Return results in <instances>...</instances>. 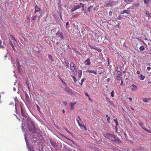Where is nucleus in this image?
<instances>
[{
	"label": "nucleus",
	"instance_id": "nucleus-43",
	"mask_svg": "<svg viewBox=\"0 0 151 151\" xmlns=\"http://www.w3.org/2000/svg\"><path fill=\"white\" fill-rule=\"evenodd\" d=\"M61 80L63 84L66 85V83L62 79Z\"/></svg>",
	"mask_w": 151,
	"mask_h": 151
},
{
	"label": "nucleus",
	"instance_id": "nucleus-17",
	"mask_svg": "<svg viewBox=\"0 0 151 151\" xmlns=\"http://www.w3.org/2000/svg\"><path fill=\"white\" fill-rule=\"evenodd\" d=\"M71 77L72 78L74 82L75 83H76L77 81V80L76 79V77L74 76L73 75H71Z\"/></svg>",
	"mask_w": 151,
	"mask_h": 151
},
{
	"label": "nucleus",
	"instance_id": "nucleus-32",
	"mask_svg": "<svg viewBox=\"0 0 151 151\" xmlns=\"http://www.w3.org/2000/svg\"><path fill=\"white\" fill-rule=\"evenodd\" d=\"M36 19V16H33L32 18V20H35Z\"/></svg>",
	"mask_w": 151,
	"mask_h": 151
},
{
	"label": "nucleus",
	"instance_id": "nucleus-51",
	"mask_svg": "<svg viewBox=\"0 0 151 151\" xmlns=\"http://www.w3.org/2000/svg\"><path fill=\"white\" fill-rule=\"evenodd\" d=\"M121 83H120V85H121L122 86L123 84V82L122 80H121Z\"/></svg>",
	"mask_w": 151,
	"mask_h": 151
},
{
	"label": "nucleus",
	"instance_id": "nucleus-20",
	"mask_svg": "<svg viewBox=\"0 0 151 151\" xmlns=\"http://www.w3.org/2000/svg\"><path fill=\"white\" fill-rule=\"evenodd\" d=\"M145 78V77L144 76L142 75V74H141L140 75V76L139 77V79L141 80H144Z\"/></svg>",
	"mask_w": 151,
	"mask_h": 151
},
{
	"label": "nucleus",
	"instance_id": "nucleus-57",
	"mask_svg": "<svg viewBox=\"0 0 151 151\" xmlns=\"http://www.w3.org/2000/svg\"><path fill=\"white\" fill-rule=\"evenodd\" d=\"M124 135L125 137H127V134H126V133H124Z\"/></svg>",
	"mask_w": 151,
	"mask_h": 151
},
{
	"label": "nucleus",
	"instance_id": "nucleus-1",
	"mask_svg": "<svg viewBox=\"0 0 151 151\" xmlns=\"http://www.w3.org/2000/svg\"><path fill=\"white\" fill-rule=\"evenodd\" d=\"M15 106L16 110H17V109L18 110L20 109L22 115L25 118H27L28 116V114L26 112L24 109L23 108L22 104L21 102H19L18 104H16Z\"/></svg>",
	"mask_w": 151,
	"mask_h": 151
},
{
	"label": "nucleus",
	"instance_id": "nucleus-34",
	"mask_svg": "<svg viewBox=\"0 0 151 151\" xmlns=\"http://www.w3.org/2000/svg\"><path fill=\"white\" fill-rule=\"evenodd\" d=\"M116 140L118 138L117 137H116L115 135H114L113 134V137Z\"/></svg>",
	"mask_w": 151,
	"mask_h": 151
},
{
	"label": "nucleus",
	"instance_id": "nucleus-44",
	"mask_svg": "<svg viewBox=\"0 0 151 151\" xmlns=\"http://www.w3.org/2000/svg\"><path fill=\"white\" fill-rule=\"evenodd\" d=\"M79 5H81V7H82L83 8H84V4H82L81 3H80Z\"/></svg>",
	"mask_w": 151,
	"mask_h": 151
},
{
	"label": "nucleus",
	"instance_id": "nucleus-56",
	"mask_svg": "<svg viewBox=\"0 0 151 151\" xmlns=\"http://www.w3.org/2000/svg\"><path fill=\"white\" fill-rule=\"evenodd\" d=\"M88 99L89 101H92V99L90 97V96L88 97Z\"/></svg>",
	"mask_w": 151,
	"mask_h": 151
},
{
	"label": "nucleus",
	"instance_id": "nucleus-22",
	"mask_svg": "<svg viewBox=\"0 0 151 151\" xmlns=\"http://www.w3.org/2000/svg\"><path fill=\"white\" fill-rule=\"evenodd\" d=\"M10 36L11 37V39L12 40H14L15 41L17 42L16 40L15 39V37L11 34H10Z\"/></svg>",
	"mask_w": 151,
	"mask_h": 151
},
{
	"label": "nucleus",
	"instance_id": "nucleus-30",
	"mask_svg": "<svg viewBox=\"0 0 151 151\" xmlns=\"http://www.w3.org/2000/svg\"><path fill=\"white\" fill-rule=\"evenodd\" d=\"M114 121L116 123V126H117L118 124L117 119H115L114 120Z\"/></svg>",
	"mask_w": 151,
	"mask_h": 151
},
{
	"label": "nucleus",
	"instance_id": "nucleus-23",
	"mask_svg": "<svg viewBox=\"0 0 151 151\" xmlns=\"http://www.w3.org/2000/svg\"><path fill=\"white\" fill-rule=\"evenodd\" d=\"M92 48L93 49L95 50H97V51H98L99 52H101V49H99L98 47H96L95 48V47H93Z\"/></svg>",
	"mask_w": 151,
	"mask_h": 151
},
{
	"label": "nucleus",
	"instance_id": "nucleus-18",
	"mask_svg": "<svg viewBox=\"0 0 151 151\" xmlns=\"http://www.w3.org/2000/svg\"><path fill=\"white\" fill-rule=\"evenodd\" d=\"M118 71H122V67L121 65H118L117 67Z\"/></svg>",
	"mask_w": 151,
	"mask_h": 151
},
{
	"label": "nucleus",
	"instance_id": "nucleus-58",
	"mask_svg": "<svg viewBox=\"0 0 151 151\" xmlns=\"http://www.w3.org/2000/svg\"><path fill=\"white\" fill-rule=\"evenodd\" d=\"M23 123H22V129H23V130H24V127L23 126Z\"/></svg>",
	"mask_w": 151,
	"mask_h": 151
},
{
	"label": "nucleus",
	"instance_id": "nucleus-10",
	"mask_svg": "<svg viewBox=\"0 0 151 151\" xmlns=\"http://www.w3.org/2000/svg\"><path fill=\"white\" fill-rule=\"evenodd\" d=\"M50 143L51 145L54 147H56L57 146V143L55 141H51Z\"/></svg>",
	"mask_w": 151,
	"mask_h": 151
},
{
	"label": "nucleus",
	"instance_id": "nucleus-59",
	"mask_svg": "<svg viewBox=\"0 0 151 151\" xmlns=\"http://www.w3.org/2000/svg\"><path fill=\"white\" fill-rule=\"evenodd\" d=\"M137 74H139L140 73V72L139 71H137Z\"/></svg>",
	"mask_w": 151,
	"mask_h": 151
},
{
	"label": "nucleus",
	"instance_id": "nucleus-42",
	"mask_svg": "<svg viewBox=\"0 0 151 151\" xmlns=\"http://www.w3.org/2000/svg\"><path fill=\"white\" fill-rule=\"evenodd\" d=\"M111 96L112 97H113L114 96V91H112L111 92Z\"/></svg>",
	"mask_w": 151,
	"mask_h": 151
},
{
	"label": "nucleus",
	"instance_id": "nucleus-38",
	"mask_svg": "<svg viewBox=\"0 0 151 151\" xmlns=\"http://www.w3.org/2000/svg\"><path fill=\"white\" fill-rule=\"evenodd\" d=\"M48 57L51 60L52 59V56L51 55H48Z\"/></svg>",
	"mask_w": 151,
	"mask_h": 151
},
{
	"label": "nucleus",
	"instance_id": "nucleus-62",
	"mask_svg": "<svg viewBox=\"0 0 151 151\" xmlns=\"http://www.w3.org/2000/svg\"><path fill=\"white\" fill-rule=\"evenodd\" d=\"M7 54H6V55L4 56V57H5V58H6L7 57Z\"/></svg>",
	"mask_w": 151,
	"mask_h": 151
},
{
	"label": "nucleus",
	"instance_id": "nucleus-33",
	"mask_svg": "<svg viewBox=\"0 0 151 151\" xmlns=\"http://www.w3.org/2000/svg\"><path fill=\"white\" fill-rule=\"evenodd\" d=\"M14 100H15V101L16 102V103H15V104H18V103H19V102H18V100H17V98H15Z\"/></svg>",
	"mask_w": 151,
	"mask_h": 151
},
{
	"label": "nucleus",
	"instance_id": "nucleus-12",
	"mask_svg": "<svg viewBox=\"0 0 151 151\" xmlns=\"http://www.w3.org/2000/svg\"><path fill=\"white\" fill-rule=\"evenodd\" d=\"M70 105L71 106V110H73L74 109V105L76 104V102H74V103H70Z\"/></svg>",
	"mask_w": 151,
	"mask_h": 151
},
{
	"label": "nucleus",
	"instance_id": "nucleus-37",
	"mask_svg": "<svg viewBox=\"0 0 151 151\" xmlns=\"http://www.w3.org/2000/svg\"><path fill=\"white\" fill-rule=\"evenodd\" d=\"M144 3L145 4H147L148 3V1L147 0H143Z\"/></svg>",
	"mask_w": 151,
	"mask_h": 151
},
{
	"label": "nucleus",
	"instance_id": "nucleus-8",
	"mask_svg": "<svg viewBox=\"0 0 151 151\" xmlns=\"http://www.w3.org/2000/svg\"><path fill=\"white\" fill-rule=\"evenodd\" d=\"M84 62L86 63V65H88L91 64V62H90V59L89 58H88Z\"/></svg>",
	"mask_w": 151,
	"mask_h": 151
},
{
	"label": "nucleus",
	"instance_id": "nucleus-27",
	"mask_svg": "<svg viewBox=\"0 0 151 151\" xmlns=\"http://www.w3.org/2000/svg\"><path fill=\"white\" fill-rule=\"evenodd\" d=\"M128 12V11L127 10H124V11H123L122 12V14H124V13H126L127 14H129V12Z\"/></svg>",
	"mask_w": 151,
	"mask_h": 151
},
{
	"label": "nucleus",
	"instance_id": "nucleus-54",
	"mask_svg": "<svg viewBox=\"0 0 151 151\" xmlns=\"http://www.w3.org/2000/svg\"><path fill=\"white\" fill-rule=\"evenodd\" d=\"M147 69L149 71L151 69V68L149 67H147Z\"/></svg>",
	"mask_w": 151,
	"mask_h": 151
},
{
	"label": "nucleus",
	"instance_id": "nucleus-52",
	"mask_svg": "<svg viewBox=\"0 0 151 151\" xmlns=\"http://www.w3.org/2000/svg\"><path fill=\"white\" fill-rule=\"evenodd\" d=\"M145 130L147 131V132H150V130H149L147 129H145Z\"/></svg>",
	"mask_w": 151,
	"mask_h": 151
},
{
	"label": "nucleus",
	"instance_id": "nucleus-48",
	"mask_svg": "<svg viewBox=\"0 0 151 151\" xmlns=\"http://www.w3.org/2000/svg\"><path fill=\"white\" fill-rule=\"evenodd\" d=\"M107 120L108 121V122H110V121H109V120H110V118L109 117H108V118H107Z\"/></svg>",
	"mask_w": 151,
	"mask_h": 151
},
{
	"label": "nucleus",
	"instance_id": "nucleus-45",
	"mask_svg": "<svg viewBox=\"0 0 151 151\" xmlns=\"http://www.w3.org/2000/svg\"><path fill=\"white\" fill-rule=\"evenodd\" d=\"M109 16H111L112 14V12H111V11L109 12Z\"/></svg>",
	"mask_w": 151,
	"mask_h": 151
},
{
	"label": "nucleus",
	"instance_id": "nucleus-46",
	"mask_svg": "<svg viewBox=\"0 0 151 151\" xmlns=\"http://www.w3.org/2000/svg\"><path fill=\"white\" fill-rule=\"evenodd\" d=\"M66 131H67V132H68L69 134H71V135H73V134H72V133H70V132H69V131H68L67 129H66Z\"/></svg>",
	"mask_w": 151,
	"mask_h": 151
},
{
	"label": "nucleus",
	"instance_id": "nucleus-2",
	"mask_svg": "<svg viewBox=\"0 0 151 151\" xmlns=\"http://www.w3.org/2000/svg\"><path fill=\"white\" fill-rule=\"evenodd\" d=\"M27 122L28 126L30 125L31 126V127H32V129H31L30 127L29 126V131L32 133H35L36 129L35 128V124L33 123V121H32L31 119L29 117H28L27 118Z\"/></svg>",
	"mask_w": 151,
	"mask_h": 151
},
{
	"label": "nucleus",
	"instance_id": "nucleus-50",
	"mask_svg": "<svg viewBox=\"0 0 151 151\" xmlns=\"http://www.w3.org/2000/svg\"><path fill=\"white\" fill-rule=\"evenodd\" d=\"M63 104L65 105V106H66L67 104V103L66 101H64L63 102Z\"/></svg>",
	"mask_w": 151,
	"mask_h": 151
},
{
	"label": "nucleus",
	"instance_id": "nucleus-16",
	"mask_svg": "<svg viewBox=\"0 0 151 151\" xmlns=\"http://www.w3.org/2000/svg\"><path fill=\"white\" fill-rule=\"evenodd\" d=\"M40 9V8H38L37 6H36L35 7V14L37 12L39 11Z\"/></svg>",
	"mask_w": 151,
	"mask_h": 151
},
{
	"label": "nucleus",
	"instance_id": "nucleus-7",
	"mask_svg": "<svg viewBox=\"0 0 151 151\" xmlns=\"http://www.w3.org/2000/svg\"><path fill=\"white\" fill-rule=\"evenodd\" d=\"M132 86L133 87V88H131V89L134 91H136L137 90L138 88L135 85L132 84Z\"/></svg>",
	"mask_w": 151,
	"mask_h": 151
},
{
	"label": "nucleus",
	"instance_id": "nucleus-63",
	"mask_svg": "<svg viewBox=\"0 0 151 151\" xmlns=\"http://www.w3.org/2000/svg\"><path fill=\"white\" fill-rule=\"evenodd\" d=\"M68 24H69V22H67L66 23V25H68Z\"/></svg>",
	"mask_w": 151,
	"mask_h": 151
},
{
	"label": "nucleus",
	"instance_id": "nucleus-13",
	"mask_svg": "<svg viewBox=\"0 0 151 151\" xmlns=\"http://www.w3.org/2000/svg\"><path fill=\"white\" fill-rule=\"evenodd\" d=\"M122 77H120V76H117L116 77V79H117V80L118 81V82H117V83H119L120 82V81H121V80H122Z\"/></svg>",
	"mask_w": 151,
	"mask_h": 151
},
{
	"label": "nucleus",
	"instance_id": "nucleus-25",
	"mask_svg": "<svg viewBox=\"0 0 151 151\" xmlns=\"http://www.w3.org/2000/svg\"><path fill=\"white\" fill-rule=\"evenodd\" d=\"M10 45H11V46L12 47V48L14 50V51H15V48L14 46L11 41L10 42Z\"/></svg>",
	"mask_w": 151,
	"mask_h": 151
},
{
	"label": "nucleus",
	"instance_id": "nucleus-55",
	"mask_svg": "<svg viewBox=\"0 0 151 151\" xmlns=\"http://www.w3.org/2000/svg\"><path fill=\"white\" fill-rule=\"evenodd\" d=\"M139 6V3L135 5V6L136 7H138Z\"/></svg>",
	"mask_w": 151,
	"mask_h": 151
},
{
	"label": "nucleus",
	"instance_id": "nucleus-14",
	"mask_svg": "<svg viewBox=\"0 0 151 151\" xmlns=\"http://www.w3.org/2000/svg\"><path fill=\"white\" fill-rule=\"evenodd\" d=\"M139 124L140 126L144 130L146 129V128L143 125V123L142 122L138 123Z\"/></svg>",
	"mask_w": 151,
	"mask_h": 151
},
{
	"label": "nucleus",
	"instance_id": "nucleus-4",
	"mask_svg": "<svg viewBox=\"0 0 151 151\" xmlns=\"http://www.w3.org/2000/svg\"><path fill=\"white\" fill-rule=\"evenodd\" d=\"M65 85V87L64 88V89L65 91H66L68 94H73V91L67 85V84L66 85Z\"/></svg>",
	"mask_w": 151,
	"mask_h": 151
},
{
	"label": "nucleus",
	"instance_id": "nucleus-26",
	"mask_svg": "<svg viewBox=\"0 0 151 151\" xmlns=\"http://www.w3.org/2000/svg\"><path fill=\"white\" fill-rule=\"evenodd\" d=\"M146 16H147L148 17V19L150 18V14L148 12L146 11Z\"/></svg>",
	"mask_w": 151,
	"mask_h": 151
},
{
	"label": "nucleus",
	"instance_id": "nucleus-3",
	"mask_svg": "<svg viewBox=\"0 0 151 151\" xmlns=\"http://www.w3.org/2000/svg\"><path fill=\"white\" fill-rule=\"evenodd\" d=\"M70 70L73 72L74 75H76L77 74V70L75 65L73 62L70 63Z\"/></svg>",
	"mask_w": 151,
	"mask_h": 151
},
{
	"label": "nucleus",
	"instance_id": "nucleus-39",
	"mask_svg": "<svg viewBox=\"0 0 151 151\" xmlns=\"http://www.w3.org/2000/svg\"><path fill=\"white\" fill-rule=\"evenodd\" d=\"M115 130H116V133H117L118 132V128L117 127V126H115Z\"/></svg>",
	"mask_w": 151,
	"mask_h": 151
},
{
	"label": "nucleus",
	"instance_id": "nucleus-19",
	"mask_svg": "<svg viewBox=\"0 0 151 151\" xmlns=\"http://www.w3.org/2000/svg\"><path fill=\"white\" fill-rule=\"evenodd\" d=\"M81 5H78L75 6L74 7L75 9L76 10H77L78 9H79L81 8Z\"/></svg>",
	"mask_w": 151,
	"mask_h": 151
},
{
	"label": "nucleus",
	"instance_id": "nucleus-9",
	"mask_svg": "<svg viewBox=\"0 0 151 151\" xmlns=\"http://www.w3.org/2000/svg\"><path fill=\"white\" fill-rule=\"evenodd\" d=\"M113 134H107L105 136V137L109 139L110 138L112 137Z\"/></svg>",
	"mask_w": 151,
	"mask_h": 151
},
{
	"label": "nucleus",
	"instance_id": "nucleus-6",
	"mask_svg": "<svg viewBox=\"0 0 151 151\" xmlns=\"http://www.w3.org/2000/svg\"><path fill=\"white\" fill-rule=\"evenodd\" d=\"M56 35H59V37L62 39H64V37L62 34L60 32V31L59 30L58 31L57 33L55 34Z\"/></svg>",
	"mask_w": 151,
	"mask_h": 151
},
{
	"label": "nucleus",
	"instance_id": "nucleus-64",
	"mask_svg": "<svg viewBox=\"0 0 151 151\" xmlns=\"http://www.w3.org/2000/svg\"><path fill=\"white\" fill-rule=\"evenodd\" d=\"M128 1L130 2H131L133 0H128Z\"/></svg>",
	"mask_w": 151,
	"mask_h": 151
},
{
	"label": "nucleus",
	"instance_id": "nucleus-41",
	"mask_svg": "<svg viewBox=\"0 0 151 151\" xmlns=\"http://www.w3.org/2000/svg\"><path fill=\"white\" fill-rule=\"evenodd\" d=\"M36 107H37V109L39 111H40V108H39V106L38 105H37V106H36Z\"/></svg>",
	"mask_w": 151,
	"mask_h": 151
},
{
	"label": "nucleus",
	"instance_id": "nucleus-15",
	"mask_svg": "<svg viewBox=\"0 0 151 151\" xmlns=\"http://www.w3.org/2000/svg\"><path fill=\"white\" fill-rule=\"evenodd\" d=\"M151 99L150 98H144L143 99H142V100L144 102H148V101L150 100Z\"/></svg>",
	"mask_w": 151,
	"mask_h": 151
},
{
	"label": "nucleus",
	"instance_id": "nucleus-11",
	"mask_svg": "<svg viewBox=\"0 0 151 151\" xmlns=\"http://www.w3.org/2000/svg\"><path fill=\"white\" fill-rule=\"evenodd\" d=\"M82 71L81 70H79L78 71V77L79 78H81L82 76Z\"/></svg>",
	"mask_w": 151,
	"mask_h": 151
},
{
	"label": "nucleus",
	"instance_id": "nucleus-49",
	"mask_svg": "<svg viewBox=\"0 0 151 151\" xmlns=\"http://www.w3.org/2000/svg\"><path fill=\"white\" fill-rule=\"evenodd\" d=\"M85 79L84 78H83L81 80V82H83L84 81Z\"/></svg>",
	"mask_w": 151,
	"mask_h": 151
},
{
	"label": "nucleus",
	"instance_id": "nucleus-21",
	"mask_svg": "<svg viewBox=\"0 0 151 151\" xmlns=\"http://www.w3.org/2000/svg\"><path fill=\"white\" fill-rule=\"evenodd\" d=\"M88 72L91 73H93L95 75L97 74V73L96 72L91 70H89L88 71Z\"/></svg>",
	"mask_w": 151,
	"mask_h": 151
},
{
	"label": "nucleus",
	"instance_id": "nucleus-61",
	"mask_svg": "<svg viewBox=\"0 0 151 151\" xmlns=\"http://www.w3.org/2000/svg\"><path fill=\"white\" fill-rule=\"evenodd\" d=\"M129 99L131 101H132V99L131 98H129Z\"/></svg>",
	"mask_w": 151,
	"mask_h": 151
},
{
	"label": "nucleus",
	"instance_id": "nucleus-5",
	"mask_svg": "<svg viewBox=\"0 0 151 151\" xmlns=\"http://www.w3.org/2000/svg\"><path fill=\"white\" fill-rule=\"evenodd\" d=\"M98 42H102L104 40H105L103 36H100L97 38Z\"/></svg>",
	"mask_w": 151,
	"mask_h": 151
},
{
	"label": "nucleus",
	"instance_id": "nucleus-47",
	"mask_svg": "<svg viewBox=\"0 0 151 151\" xmlns=\"http://www.w3.org/2000/svg\"><path fill=\"white\" fill-rule=\"evenodd\" d=\"M85 95L86 96H88V97H89L90 96L87 93H85Z\"/></svg>",
	"mask_w": 151,
	"mask_h": 151
},
{
	"label": "nucleus",
	"instance_id": "nucleus-29",
	"mask_svg": "<svg viewBox=\"0 0 151 151\" xmlns=\"http://www.w3.org/2000/svg\"><path fill=\"white\" fill-rule=\"evenodd\" d=\"M145 49V48L144 46H141L139 47V50L141 51H143Z\"/></svg>",
	"mask_w": 151,
	"mask_h": 151
},
{
	"label": "nucleus",
	"instance_id": "nucleus-24",
	"mask_svg": "<svg viewBox=\"0 0 151 151\" xmlns=\"http://www.w3.org/2000/svg\"><path fill=\"white\" fill-rule=\"evenodd\" d=\"M117 74H118V76H120V77H122V73L121 72V71H117Z\"/></svg>",
	"mask_w": 151,
	"mask_h": 151
},
{
	"label": "nucleus",
	"instance_id": "nucleus-31",
	"mask_svg": "<svg viewBox=\"0 0 151 151\" xmlns=\"http://www.w3.org/2000/svg\"><path fill=\"white\" fill-rule=\"evenodd\" d=\"M80 127H82L85 129V131L87 130V129L86 127L84 125H83L81 124V126H80Z\"/></svg>",
	"mask_w": 151,
	"mask_h": 151
},
{
	"label": "nucleus",
	"instance_id": "nucleus-40",
	"mask_svg": "<svg viewBox=\"0 0 151 151\" xmlns=\"http://www.w3.org/2000/svg\"><path fill=\"white\" fill-rule=\"evenodd\" d=\"M76 10L73 7L72 9L71 10V11L72 12H73Z\"/></svg>",
	"mask_w": 151,
	"mask_h": 151
},
{
	"label": "nucleus",
	"instance_id": "nucleus-28",
	"mask_svg": "<svg viewBox=\"0 0 151 151\" xmlns=\"http://www.w3.org/2000/svg\"><path fill=\"white\" fill-rule=\"evenodd\" d=\"M93 7V6H90L88 9V11L89 12H91V9Z\"/></svg>",
	"mask_w": 151,
	"mask_h": 151
},
{
	"label": "nucleus",
	"instance_id": "nucleus-53",
	"mask_svg": "<svg viewBox=\"0 0 151 151\" xmlns=\"http://www.w3.org/2000/svg\"><path fill=\"white\" fill-rule=\"evenodd\" d=\"M25 96H26V98L27 100V98L29 99V97L27 95V94H25Z\"/></svg>",
	"mask_w": 151,
	"mask_h": 151
},
{
	"label": "nucleus",
	"instance_id": "nucleus-35",
	"mask_svg": "<svg viewBox=\"0 0 151 151\" xmlns=\"http://www.w3.org/2000/svg\"><path fill=\"white\" fill-rule=\"evenodd\" d=\"M2 41L1 40H0V48H3L4 47L3 46H2L1 45Z\"/></svg>",
	"mask_w": 151,
	"mask_h": 151
},
{
	"label": "nucleus",
	"instance_id": "nucleus-60",
	"mask_svg": "<svg viewBox=\"0 0 151 151\" xmlns=\"http://www.w3.org/2000/svg\"><path fill=\"white\" fill-rule=\"evenodd\" d=\"M110 78H108L107 79V82H109V81H110Z\"/></svg>",
	"mask_w": 151,
	"mask_h": 151
},
{
	"label": "nucleus",
	"instance_id": "nucleus-36",
	"mask_svg": "<svg viewBox=\"0 0 151 151\" xmlns=\"http://www.w3.org/2000/svg\"><path fill=\"white\" fill-rule=\"evenodd\" d=\"M76 120H77V122L78 125H79V126H81V124L80 123L79 120L78 119H77Z\"/></svg>",
	"mask_w": 151,
	"mask_h": 151
}]
</instances>
